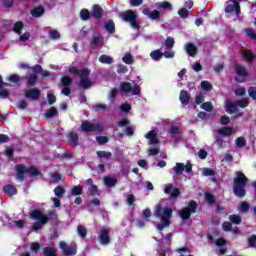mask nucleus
<instances>
[{"label": "nucleus", "instance_id": "obj_1", "mask_svg": "<svg viewBox=\"0 0 256 256\" xmlns=\"http://www.w3.org/2000/svg\"><path fill=\"white\" fill-rule=\"evenodd\" d=\"M155 217L160 219V224L157 225L158 231H163L164 227H169L170 219L173 215V209L169 207L163 208V202L158 204L154 210Z\"/></svg>", "mask_w": 256, "mask_h": 256}, {"label": "nucleus", "instance_id": "obj_2", "mask_svg": "<svg viewBox=\"0 0 256 256\" xmlns=\"http://www.w3.org/2000/svg\"><path fill=\"white\" fill-rule=\"evenodd\" d=\"M245 185H247V177L243 172L237 171L233 188V193L236 197H245Z\"/></svg>", "mask_w": 256, "mask_h": 256}, {"label": "nucleus", "instance_id": "obj_3", "mask_svg": "<svg viewBox=\"0 0 256 256\" xmlns=\"http://www.w3.org/2000/svg\"><path fill=\"white\" fill-rule=\"evenodd\" d=\"M16 179L18 181H23V175H30V177H37L39 175V170L35 167L25 168L23 165H17L16 166Z\"/></svg>", "mask_w": 256, "mask_h": 256}, {"label": "nucleus", "instance_id": "obj_4", "mask_svg": "<svg viewBox=\"0 0 256 256\" xmlns=\"http://www.w3.org/2000/svg\"><path fill=\"white\" fill-rule=\"evenodd\" d=\"M30 219H34L35 221H38L35 223L32 227L33 231H39V229L43 228V225H45L48 221L47 216L43 215L38 210H34L30 214Z\"/></svg>", "mask_w": 256, "mask_h": 256}, {"label": "nucleus", "instance_id": "obj_5", "mask_svg": "<svg viewBox=\"0 0 256 256\" xmlns=\"http://www.w3.org/2000/svg\"><path fill=\"white\" fill-rule=\"evenodd\" d=\"M249 105V101L247 99L241 100L239 102H233L231 99H227L225 103V109L227 113H236L238 107L245 109Z\"/></svg>", "mask_w": 256, "mask_h": 256}, {"label": "nucleus", "instance_id": "obj_6", "mask_svg": "<svg viewBox=\"0 0 256 256\" xmlns=\"http://www.w3.org/2000/svg\"><path fill=\"white\" fill-rule=\"evenodd\" d=\"M123 21L130 23L132 29L139 31V22L137 21V12L133 10H127L122 14Z\"/></svg>", "mask_w": 256, "mask_h": 256}, {"label": "nucleus", "instance_id": "obj_7", "mask_svg": "<svg viewBox=\"0 0 256 256\" xmlns=\"http://www.w3.org/2000/svg\"><path fill=\"white\" fill-rule=\"evenodd\" d=\"M120 89L126 95H139V93H141V88H139V85L134 84L133 86H131V83L129 82L122 83L120 85Z\"/></svg>", "mask_w": 256, "mask_h": 256}, {"label": "nucleus", "instance_id": "obj_8", "mask_svg": "<svg viewBox=\"0 0 256 256\" xmlns=\"http://www.w3.org/2000/svg\"><path fill=\"white\" fill-rule=\"evenodd\" d=\"M81 131H84L85 133H101L103 131V125L84 122L81 125Z\"/></svg>", "mask_w": 256, "mask_h": 256}, {"label": "nucleus", "instance_id": "obj_9", "mask_svg": "<svg viewBox=\"0 0 256 256\" xmlns=\"http://www.w3.org/2000/svg\"><path fill=\"white\" fill-rule=\"evenodd\" d=\"M89 73H91V70L84 68L80 72V87L82 89H89L91 87V80H89Z\"/></svg>", "mask_w": 256, "mask_h": 256}, {"label": "nucleus", "instance_id": "obj_10", "mask_svg": "<svg viewBox=\"0 0 256 256\" xmlns=\"http://www.w3.org/2000/svg\"><path fill=\"white\" fill-rule=\"evenodd\" d=\"M195 211H197V203L195 201H191L188 207L183 208L180 211V217L181 219H189V217H191V213H195Z\"/></svg>", "mask_w": 256, "mask_h": 256}, {"label": "nucleus", "instance_id": "obj_11", "mask_svg": "<svg viewBox=\"0 0 256 256\" xmlns=\"http://www.w3.org/2000/svg\"><path fill=\"white\" fill-rule=\"evenodd\" d=\"M24 97L30 101H39V97H41V90L37 88L26 89L24 91Z\"/></svg>", "mask_w": 256, "mask_h": 256}, {"label": "nucleus", "instance_id": "obj_12", "mask_svg": "<svg viewBox=\"0 0 256 256\" xmlns=\"http://www.w3.org/2000/svg\"><path fill=\"white\" fill-rule=\"evenodd\" d=\"M60 249H62L65 255H76L77 254V244L71 243L70 246H67V243L64 241L59 243Z\"/></svg>", "mask_w": 256, "mask_h": 256}, {"label": "nucleus", "instance_id": "obj_13", "mask_svg": "<svg viewBox=\"0 0 256 256\" xmlns=\"http://www.w3.org/2000/svg\"><path fill=\"white\" fill-rule=\"evenodd\" d=\"M241 0H230V2L227 3L225 7L226 13H233L235 12L236 15H239L241 13V9L239 8V2Z\"/></svg>", "mask_w": 256, "mask_h": 256}, {"label": "nucleus", "instance_id": "obj_14", "mask_svg": "<svg viewBox=\"0 0 256 256\" xmlns=\"http://www.w3.org/2000/svg\"><path fill=\"white\" fill-rule=\"evenodd\" d=\"M110 231H111V229H109L107 227H103L100 230L98 239H99L101 245H109V243L111 241V239L109 238Z\"/></svg>", "mask_w": 256, "mask_h": 256}, {"label": "nucleus", "instance_id": "obj_15", "mask_svg": "<svg viewBox=\"0 0 256 256\" xmlns=\"http://www.w3.org/2000/svg\"><path fill=\"white\" fill-rule=\"evenodd\" d=\"M191 163H187L186 165L183 163H176V166L173 168L174 173H176V175H181L183 173V171H186V173H191Z\"/></svg>", "mask_w": 256, "mask_h": 256}, {"label": "nucleus", "instance_id": "obj_16", "mask_svg": "<svg viewBox=\"0 0 256 256\" xmlns=\"http://www.w3.org/2000/svg\"><path fill=\"white\" fill-rule=\"evenodd\" d=\"M236 74L235 81L238 83H243L247 78V70L243 66H236Z\"/></svg>", "mask_w": 256, "mask_h": 256}, {"label": "nucleus", "instance_id": "obj_17", "mask_svg": "<svg viewBox=\"0 0 256 256\" xmlns=\"http://www.w3.org/2000/svg\"><path fill=\"white\" fill-rule=\"evenodd\" d=\"M145 138L148 139L149 145H159V139H157V130H151L145 134Z\"/></svg>", "mask_w": 256, "mask_h": 256}, {"label": "nucleus", "instance_id": "obj_18", "mask_svg": "<svg viewBox=\"0 0 256 256\" xmlns=\"http://www.w3.org/2000/svg\"><path fill=\"white\" fill-rule=\"evenodd\" d=\"M164 193H166L167 195H170V199H177V197H179V189L174 188L173 185L171 184H168L165 187Z\"/></svg>", "mask_w": 256, "mask_h": 256}, {"label": "nucleus", "instance_id": "obj_19", "mask_svg": "<svg viewBox=\"0 0 256 256\" xmlns=\"http://www.w3.org/2000/svg\"><path fill=\"white\" fill-rule=\"evenodd\" d=\"M62 85L65 87L62 89L63 95L69 96L71 95V89H69V86L71 85V78L64 76L62 78Z\"/></svg>", "mask_w": 256, "mask_h": 256}, {"label": "nucleus", "instance_id": "obj_20", "mask_svg": "<svg viewBox=\"0 0 256 256\" xmlns=\"http://www.w3.org/2000/svg\"><path fill=\"white\" fill-rule=\"evenodd\" d=\"M182 105H189V101L191 99V96H189V93L185 90H182L180 92V97H179Z\"/></svg>", "mask_w": 256, "mask_h": 256}, {"label": "nucleus", "instance_id": "obj_21", "mask_svg": "<svg viewBox=\"0 0 256 256\" xmlns=\"http://www.w3.org/2000/svg\"><path fill=\"white\" fill-rule=\"evenodd\" d=\"M185 50L188 53V55H190V57H195V55H197V47L194 44H186Z\"/></svg>", "mask_w": 256, "mask_h": 256}, {"label": "nucleus", "instance_id": "obj_22", "mask_svg": "<svg viewBox=\"0 0 256 256\" xmlns=\"http://www.w3.org/2000/svg\"><path fill=\"white\" fill-rule=\"evenodd\" d=\"M218 133L219 135H222V137H230V135L235 133V130L233 128L223 127L222 129L218 130Z\"/></svg>", "mask_w": 256, "mask_h": 256}, {"label": "nucleus", "instance_id": "obj_23", "mask_svg": "<svg viewBox=\"0 0 256 256\" xmlns=\"http://www.w3.org/2000/svg\"><path fill=\"white\" fill-rule=\"evenodd\" d=\"M4 193H6V195H9L10 197L13 195H17V188H15V186L13 185H6L3 188Z\"/></svg>", "mask_w": 256, "mask_h": 256}, {"label": "nucleus", "instance_id": "obj_24", "mask_svg": "<svg viewBox=\"0 0 256 256\" xmlns=\"http://www.w3.org/2000/svg\"><path fill=\"white\" fill-rule=\"evenodd\" d=\"M155 7L157 9H164V10H167V11H171V9H173V6L169 2H157L155 4Z\"/></svg>", "mask_w": 256, "mask_h": 256}, {"label": "nucleus", "instance_id": "obj_25", "mask_svg": "<svg viewBox=\"0 0 256 256\" xmlns=\"http://www.w3.org/2000/svg\"><path fill=\"white\" fill-rule=\"evenodd\" d=\"M104 185H106V187H115V185H117V179L104 177Z\"/></svg>", "mask_w": 256, "mask_h": 256}, {"label": "nucleus", "instance_id": "obj_26", "mask_svg": "<svg viewBox=\"0 0 256 256\" xmlns=\"http://www.w3.org/2000/svg\"><path fill=\"white\" fill-rule=\"evenodd\" d=\"M32 17H41L45 13V9L42 6H38L32 10Z\"/></svg>", "mask_w": 256, "mask_h": 256}, {"label": "nucleus", "instance_id": "obj_27", "mask_svg": "<svg viewBox=\"0 0 256 256\" xmlns=\"http://www.w3.org/2000/svg\"><path fill=\"white\" fill-rule=\"evenodd\" d=\"M99 62L104 63L106 65H111V63H113V57L108 56V55H101L99 57Z\"/></svg>", "mask_w": 256, "mask_h": 256}, {"label": "nucleus", "instance_id": "obj_28", "mask_svg": "<svg viewBox=\"0 0 256 256\" xmlns=\"http://www.w3.org/2000/svg\"><path fill=\"white\" fill-rule=\"evenodd\" d=\"M92 15L93 17H95L96 19H99V17H101V15H103V10L101 9V7L95 5L93 7V10H92Z\"/></svg>", "mask_w": 256, "mask_h": 256}, {"label": "nucleus", "instance_id": "obj_29", "mask_svg": "<svg viewBox=\"0 0 256 256\" xmlns=\"http://www.w3.org/2000/svg\"><path fill=\"white\" fill-rule=\"evenodd\" d=\"M32 71L34 73H41L43 75V77H49V71H46V70L43 71V68H41V66H39V65L33 67Z\"/></svg>", "mask_w": 256, "mask_h": 256}, {"label": "nucleus", "instance_id": "obj_30", "mask_svg": "<svg viewBox=\"0 0 256 256\" xmlns=\"http://www.w3.org/2000/svg\"><path fill=\"white\" fill-rule=\"evenodd\" d=\"M150 57L154 61H159V59H161V57H163V53H161V51H159V50H155V51L150 53Z\"/></svg>", "mask_w": 256, "mask_h": 256}, {"label": "nucleus", "instance_id": "obj_31", "mask_svg": "<svg viewBox=\"0 0 256 256\" xmlns=\"http://www.w3.org/2000/svg\"><path fill=\"white\" fill-rule=\"evenodd\" d=\"M57 115V108H50L46 113H45V117L47 119H51V117H56Z\"/></svg>", "mask_w": 256, "mask_h": 256}, {"label": "nucleus", "instance_id": "obj_32", "mask_svg": "<svg viewBox=\"0 0 256 256\" xmlns=\"http://www.w3.org/2000/svg\"><path fill=\"white\" fill-rule=\"evenodd\" d=\"M243 57L247 61H253V59H255V54H253V52H251L250 50H246L243 53Z\"/></svg>", "mask_w": 256, "mask_h": 256}, {"label": "nucleus", "instance_id": "obj_33", "mask_svg": "<svg viewBox=\"0 0 256 256\" xmlns=\"http://www.w3.org/2000/svg\"><path fill=\"white\" fill-rule=\"evenodd\" d=\"M105 29L108 33H114L115 31V23L109 21L105 24Z\"/></svg>", "mask_w": 256, "mask_h": 256}, {"label": "nucleus", "instance_id": "obj_34", "mask_svg": "<svg viewBox=\"0 0 256 256\" xmlns=\"http://www.w3.org/2000/svg\"><path fill=\"white\" fill-rule=\"evenodd\" d=\"M178 15L182 19H187V17H189V10L181 8L180 10H178Z\"/></svg>", "mask_w": 256, "mask_h": 256}, {"label": "nucleus", "instance_id": "obj_35", "mask_svg": "<svg viewBox=\"0 0 256 256\" xmlns=\"http://www.w3.org/2000/svg\"><path fill=\"white\" fill-rule=\"evenodd\" d=\"M69 139H70L71 143L75 146V145H77V141H79V136L77 135V133L71 132L69 134Z\"/></svg>", "mask_w": 256, "mask_h": 256}, {"label": "nucleus", "instance_id": "obj_36", "mask_svg": "<svg viewBox=\"0 0 256 256\" xmlns=\"http://www.w3.org/2000/svg\"><path fill=\"white\" fill-rule=\"evenodd\" d=\"M54 193L56 197H63V195H65V189H63L61 186H58L54 189Z\"/></svg>", "mask_w": 256, "mask_h": 256}, {"label": "nucleus", "instance_id": "obj_37", "mask_svg": "<svg viewBox=\"0 0 256 256\" xmlns=\"http://www.w3.org/2000/svg\"><path fill=\"white\" fill-rule=\"evenodd\" d=\"M238 209L241 213H247L249 211V203L242 202Z\"/></svg>", "mask_w": 256, "mask_h": 256}, {"label": "nucleus", "instance_id": "obj_38", "mask_svg": "<svg viewBox=\"0 0 256 256\" xmlns=\"http://www.w3.org/2000/svg\"><path fill=\"white\" fill-rule=\"evenodd\" d=\"M77 231H78V235H80V237H82V238L87 237V229L84 226H82V225L78 226Z\"/></svg>", "mask_w": 256, "mask_h": 256}, {"label": "nucleus", "instance_id": "obj_39", "mask_svg": "<svg viewBox=\"0 0 256 256\" xmlns=\"http://www.w3.org/2000/svg\"><path fill=\"white\" fill-rule=\"evenodd\" d=\"M229 220L231 221V223H235V225H240L241 223V217H239V215H231L229 217Z\"/></svg>", "mask_w": 256, "mask_h": 256}, {"label": "nucleus", "instance_id": "obj_40", "mask_svg": "<svg viewBox=\"0 0 256 256\" xmlns=\"http://www.w3.org/2000/svg\"><path fill=\"white\" fill-rule=\"evenodd\" d=\"M159 17H161V13L157 10H153L149 14V19H152V21H155V19H159Z\"/></svg>", "mask_w": 256, "mask_h": 256}, {"label": "nucleus", "instance_id": "obj_41", "mask_svg": "<svg viewBox=\"0 0 256 256\" xmlns=\"http://www.w3.org/2000/svg\"><path fill=\"white\" fill-rule=\"evenodd\" d=\"M122 60L124 61V63H126V65H131V63H133V56H131V54L127 53L124 55Z\"/></svg>", "mask_w": 256, "mask_h": 256}, {"label": "nucleus", "instance_id": "obj_42", "mask_svg": "<svg viewBox=\"0 0 256 256\" xmlns=\"http://www.w3.org/2000/svg\"><path fill=\"white\" fill-rule=\"evenodd\" d=\"M81 193H83V187L75 186L74 188H72V195L74 197H76V195H81Z\"/></svg>", "mask_w": 256, "mask_h": 256}, {"label": "nucleus", "instance_id": "obj_43", "mask_svg": "<svg viewBox=\"0 0 256 256\" xmlns=\"http://www.w3.org/2000/svg\"><path fill=\"white\" fill-rule=\"evenodd\" d=\"M173 45H175V39L167 38V40L165 41L166 49H173Z\"/></svg>", "mask_w": 256, "mask_h": 256}, {"label": "nucleus", "instance_id": "obj_44", "mask_svg": "<svg viewBox=\"0 0 256 256\" xmlns=\"http://www.w3.org/2000/svg\"><path fill=\"white\" fill-rule=\"evenodd\" d=\"M202 175L204 177H211L212 175H215V172L212 169L204 168L202 169Z\"/></svg>", "mask_w": 256, "mask_h": 256}, {"label": "nucleus", "instance_id": "obj_45", "mask_svg": "<svg viewBox=\"0 0 256 256\" xmlns=\"http://www.w3.org/2000/svg\"><path fill=\"white\" fill-rule=\"evenodd\" d=\"M205 101V96L203 95V93H199L196 95V98H195V104L196 105H201V103Z\"/></svg>", "mask_w": 256, "mask_h": 256}, {"label": "nucleus", "instance_id": "obj_46", "mask_svg": "<svg viewBox=\"0 0 256 256\" xmlns=\"http://www.w3.org/2000/svg\"><path fill=\"white\" fill-rule=\"evenodd\" d=\"M201 109H203L204 111H213V105L211 104V102H206L201 105Z\"/></svg>", "mask_w": 256, "mask_h": 256}, {"label": "nucleus", "instance_id": "obj_47", "mask_svg": "<svg viewBox=\"0 0 256 256\" xmlns=\"http://www.w3.org/2000/svg\"><path fill=\"white\" fill-rule=\"evenodd\" d=\"M90 15L91 14L88 12V10H85V9L80 12V17L83 21H87V19H89Z\"/></svg>", "mask_w": 256, "mask_h": 256}, {"label": "nucleus", "instance_id": "obj_48", "mask_svg": "<svg viewBox=\"0 0 256 256\" xmlns=\"http://www.w3.org/2000/svg\"><path fill=\"white\" fill-rule=\"evenodd\" d=\"M201 88L204 91H211V83H209V81H202L201 82Z\"/></svg>", "mask_w": 256, "mask_h": 256}, {"label": "nucleus", "instance_id": "obj_49", "mask_svg": "<svg viewBox=\"0 0 256 256\" xmlns=\"http://www.w3.org/2000/svg\"><path fill=\"white\" fill-rule=\"evenodd\" d=\"M44 255L45 256H55V249L51 247H47L44 249Z\"/></svg>", "mask_w": 256, "mask_h": 256}, {"label": "nucleus", "instance_id": "obj_50", "mask_svg": "<svg viewBox=\"0 0 256 256\" xmlns=\"http://www.w3.org/2000/svg\"><path fill=\"white\" fill-rule=\"evenodd\" d=\"M47 99H48L49 105H53V103H55V101H57V99L55 98V95H53V93H51V92L47 93Z\"/></svg>", "mask_w": 256, "mask_h": 256}, {"label": "nucleus", "instance_id": "obj_51", "mask_svg": "<svg viewBox=\"0 0 256 256\" xmlns=\"http://www.w3.org/2000/svg\"><path fill=\"white\" fill-rule=\"evenodd\" d=\"M163 56L166 58V59H173L175 57V52L173 50H170V51H165L163 53Z\"/></svg>", "mask_w": 256, "mask_h": 256}, {"label": "nucleus", "instance_id": "obj_52", "mask_svg": "<svg viewBox=\"0 0 256 256\" xmlns=\"http://www.w3.org/2000/svg\"><path fill=\"white\" fill-rule=\"evenodd\" d=\"M97 155L98 157H104L105 159H109V157H111V153L106 151H98Z\"/></svg>", "mask_w": 256, "mask_h": 256}, {"label": "nucleus", "instance_id": "obj_53", "mask_svg": "<svg viewBox=\"0 0 256 256\" xmlns=\"http://www.w3.org/2000/svg\"><path fill=\"white\" fill-rule=\"evenodd\" d=\"M61 37V34H59V31L52 30L50 31V39H59Z\"/></svg>", "mask_w": 256, "mask_h": 256}, {"label": "nucleus", "instance_id": "obj_54", "mask_svg": "<svg viewBox=\"0 0 256 256\" xmlns=\"http://www.w3.org/2000/svg\"><path fill=\"white\" fill-rule=\"evenodd\" d=\"M96 141L100 143V145H103L107 143V141H109V138H107L106 136H99L96 138Z\"/></svg>", "mask_w": 256, "mask_h": 256}, {"label": "nucleus", "instance_id": "obj_55", "mask_svg": "<svg viewBox=\"0 0 256 256\" xmlns=\"http://www.w3.org/2000/svg\"><path fill=\"white\" fill-rule=\"evenodd\" d=\"M21 29H23V24L22 22H17L15 25H14V31L15 33H21Z\"/></svg>", "mask_w": 256, "mask_h": 256}, {"label": "nucleus", "instance_id": "obj_56", "mask_svg": "<svg viewBox=\"0 0 256 256\" xmlns=\"http://www.w3.org/2000/svg\"><path fill=\"white\" fill-rule=\"evenodd\" d=\"M23 225H25V220L14 221V227H16V229H22Z\"/></svg>", "mask_w": 256, "mask_h": 256}, {"label": "nucleus", "instance_id": "obj_57", "mask_svg": "<svg viewBox=\"0 0 256 256\" xmlns=\"http://www.w3.org/2000/svg\"><path fill=\"white\" fill-rule=\"evenodd\" d=\"M248 243L250 247H255L256 245V235H252L248 238Z\"/></svg>", "mask_w": 256, "mask_h": 256}, {"label": "nucleus", "instance_id": "obj_58", "mask_svg": "<svg viewBox=\"0 0 256 256\" xmlns=\"http://www.w3.org/2000/svg\"><path fill=\"white\" fill-rule=\"evenodd\" d=\"M236 146H238V147H245V138H243V137L237 138Z\"/></svg>", "mask_w": 256, "mask_h": 256}, {"label": "nucleus", "instance_id": "obj_59", "mask_svg": "<svg viewBox=\"0 0 256 256\" xmlns=\"http://www.w3.org/2000/svg\"><path fill=\"white\" fill-rule=\"evenodd\" d=\"M37 81V75L33 74L30 75V77L28 78V85H35Z\"/></svg>", "mask_w": 256, "mask_h": 256}, {"label": "nucleus", "instance_id": "obj_60", "mask_svg": "<svg viewBox=\"0 0 256 256\" xmlns=\"http://www.w3.org/2000/svg\"><path fill=\"white\" fill-rule=\"evenodd\" d=\"M158 153H159V147L150 148L148 150V155H150V156L158 155Z\"/></svg>", "mask_w": 256, "mask_h": 256}, {"label": "nucleus", "instance_id": "obj_61", "mask_svg": "<svg viewBox=\"0 0 256 256\" xmlns=\"http://www.w3.org/2000/svg\"><path fill=\"white\" fill-rule=\"evenodd\" d=\"M234 93L238 97H243V95H245V88H238L234 91Z\"/></svg>", "mask_w": 256, "mask_h": 256}, {"label": "nucleus", "instance_id": "obj_62", "mask_svg": "<svg viewBox=\"0 0 256 256\" xmlns=\"http://www.w3.org/2000/svg\"><path fill=\"white\" fill-rule=\"evenodd\" d=\"M205 195H206V201H208V203L210 204L215 203V197L212 196L211 193H206Z\"/></svg>", "mask_w": 256, "mask_h": 256}, {"label": "nucleus", "instance_id": "obj_63", "mask_svg": "<svg viewBox=\"0 0 256 256\" xmlns=\"http://www.w3.org/2000/svg\"><path fill=\"white\" fill-rule=\"evenodd\" d=\"M246 34L248 35V37H251V39H254L256 41L255 31H253L252 29H248V30H246Z\"/></svg>", "mask_w": 256, "mask_h": 256}, {"label": "nucleus", "instance_id": "obj_64", "mask_svg": "<svg viewBox=\"0 0 256 256\" xmlns=\"http://www.w3.org/2000/svg\"><path fill=\"white\" fill-rule=\"evenodd\" d=\"M248 93H249L250 97H252V99L256 100V88H250L248 90Z\"/></svg>", "mask_w": 256, "mask_h": 256}]
</instances>
